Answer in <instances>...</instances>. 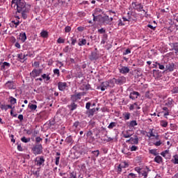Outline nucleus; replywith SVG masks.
I'll use <instances>...</instances> for the list:
<instances>
[{
    "instance_id": "f257e3e1",
    "label": "nucleus",
    "mask_w": 178,
    "mask_h": 178,
    "mask_svg": "<svg viewBox=\"0 0 178 178\" xmlns=\"http://www.w3.org/2000/svg\"><path fill=\"white\" fill-rule=\"evenodd\" d=\"M12 5L17 6L18 13H22V17L24 19H27V15L30 11V6L26 3L24 0H12Z\"/></svg>"
},
{
    "instance_id": "f03ea898",
    "label": "nucleus",
    "mask_w": 178,
    "mask_h": 178,
    "mask_svg": "<svg viewBox=\"0 0 178 178\" xmlns=\"http://www.w3.org/2000/svg\"><path fill=\"white\" fill-rule=\"evenodd\" d=\"M88 58L91 62L98 60L99 59V54L97 53V51H92L90 55L88 56Z\"/></svg>"
},
{
    "instance_id": "7ed1b4c3",
    "label": "nucleus",
    "mask_w": 178,
    "mask_h": 178,
    "mask_svg": "<svg viewBox=\"0 0 178 178\" xmlns=\"http://www.w3.org/2000/svg\"><path fill=\"white\" fill-rule=\"evenodd\" d=\"M32 151L35 155H38L42 152V146L41 145H36L32 148Z\"/></svg>"
},
{
    "instance_id": "20e7f679",
    "label": "nucleus",
    "mask_w": 178,
    "mask_h": 178,
    "mask_svg": "<svg viewBox=\"0 0 178 178\" xmlns=\"http://www.w3.org/2000/svg\"><path fill=\"white\" fill-rule=\"evenodd\" d=\"M99 20V23H101V24H104L105 26H106V24H109L108 20H109V16L106 15L104 14V16L100 17Z\"/></svg>"
},
{
    "instance_id": "39448f33",
    "label": "nucleus",
    "mask_w": 178,
    "mask_h": 178,
    "mask_svg": "<svg viewBox=\"0 0 178 178\" xmlns=\"http://www.w3.org/2000/svg\"><path fill=\"white\" fill-rule=\"evenodd\" d=\"M5 88H8V90H16V85L13 81H8L4 85Z\"/></svg>"
},
{
    "instance_id": "423d86ee",
    "label": "nucleus",
    "mask_w": 178,
    "mask_h": 178,
    "mask_svg": "<svg viewBox=\"0 0 178 178\" xmlns=\"http://www.w3.org/2000/svg\"><path fill=\"white\" fill-rule=\"evenodd\" d=\"M93 132L91 130H89L86 134V137L89 139L90 143H94L95 140H97V138L94 137Z\"/></svg>"
},
{
    "instance_id": "0eeeda50",
    "label": "nucleus",
    "mask_w": 178,
    "mask_h": 178,
    "mask_svg": "<svg viewBox=\"0 0 178 178\" xmlns=\"http://www.w3.org/2000/svg\"><path fill=\"white\" fill-rule=\"evenodd\" d=\"M115 84L122 86V84H124V83H126V77L120 76L118 79L115 78Z\"/></svg>"
},
{
    "instance_id": "6e6552de",
    "label": "nucleus",
    "mask_w": 178,
    "mask_h": 178,
    "mask_svg": "<svg viewBox=\"0 0 178 178\" xmlns=\"http://www.w3.org/2000/svg\"><path fill=\"white\" fill-rule=\"evenodd\" d=\"M92 156H91V160L94 161V162H95V161H97V158H98V156H99V150H95V151H92L91 152Z\"/></svg>"
},
{
    "instance_id": "1a4fd4ad",
    "label": "nucleus",
    "mask_w": 178,
    "mask_h": 178,
    "mask_svg": "<svg viewBox=\"0 0 178 178\" xmlns=\"http://www.w3.org/2000/svg\"><path fill=\"white\" fill-rule=\"evenodd\" d=\"M108 87H109V83L107 81H104L103 83H101L100 86H99L97 88L98 90H101V91H105V90H106V88H108Z\"/></svg>"
},
{
    "instance_id": "9d476101",
    "label": "nucleus",
    "mask_w": 178,
    "mask_h": 178,
    "mask_svg": "<svg viewBox=\"0 0 178 178\" xmlns=\"http://www.w3.org/2000/svg\"><path fill=\"white\" fill-rule=\"evenodd\" d=\"M163 73H165V70L162 72L159 70H153V76H156V79H161Z\"/></svg>"
},
{
    "instance_id": "9b49d317",
    "label": "nucleus",
    "mask_w": 178,
    "mask_h": 178,
    "mask_svg": "<svg viewBox=\"0 0 178 178\" xmlns=\"http://www.w3.org/2000/svg\"><path fill=\"white\" fill-rule=\"evenodd\" d=\"M78 99H81V97H80L79 92H76L75 91V94L71 95V101L72 102H77Z\"/></svg>"
},
{
    "instance_id": "f8f14e48",
    "label": "nucleus",
    "mask_w": 178,
    "mask_h": 178,
    "mask_svg": "<svg viewBox=\"0 0 178 178\" xmlns=\"http://www.w3.org/2000/svg\"><path fill=\"white\" fill-rule=\"evenodd\" d=\"M58 87L60 91H65V90H66V87H67V83L65 82H58Z\"/></svg>"
},
{
    "instance_id": "ddd939ff",
    "label": "nucleus",
    "mask_w": 178,
    "mask_h": 178,
    "mask_svg": "<svg viewBox=\"0 0 178 178\" xmlns=\"http://www.w3.org/2000/svg\"><path fill=\"white\" fill-rule=\"evenodd\" d=\"M140 95V92L136 91H133L132 92L130 93L129 98L130 99H132L133 101H134V99H136V98H138Z\"/></svg>"
},
{
    "instance_id": "4468645a",
    "label": "nucleus",
    "mask_w": 178,
    "mask_h": 178,
    "mask_svg": "<svg viewBox=\"0 0 178 178\" xmlns=\"http://www.w3.org/2000/svg\"><path fill=\"white\" fill-rule=\"evenodd\" d=\"M168 70L169 72H173L175 70V63H168L165 65V72H167Z\"/></svg>"
},
{
    "instance_id": "2eb2a0df",
    "label": "nucleus",
    "mask_w": 178,
    "mask_h": 178,
    "mask_svg": "<svg viewBox=\"0 0 178 178\" xmlns=\"http://www.w3.org/2000/svg\"><path fill=\"white\" fill-rule=\"evenodd\" d=\"M134 138H133V137L130 138V140H131L130 144L138 145V136L134 135Z\"/></svg>"
},
{
    "instance_id": "dca6fc26",
    "label": "nucleus",
    "mask_w": 178,
    "mask_h": 178,
    "mask_svg": "<svg viewBox=\"0 0 178 178\" xmlns=\"http://www.w3.org/2000/svg\"><path fill=\"white\" fill-rule=\"evenodd\" d=\"M77 152L80 155H86L87 154V149H86V147L84 146H79L78 147Z\"/></svg>"
},
{
    "instance_id": "f3484780",
    "label": "nucleus",
    "mask_w": 178,
    "mask_h": 178,
    "mask_svg": "<svg viewBox=\"0 0 178 178\" xmlns=\"http://www.w3.org/2000/svg\"><path fill=\"white\" fill-rule=\"evenodd\" d=\"M130 72V68L129 67L122 66V68L120 69V73L122 74H127V73Z\"/></svg>"
},
{
    "instance_id": "a211bd4d",
    "label": "nucleus",
    "mask_w": 178,
    "mask_h": 178,
    "mask_svg": "<svg viewBox=\"0 0 178 178\" xmlns=\"http://www.w3.org/2000/svg\"><path fill=\"white\" fill-rule=\"evenodd\" d=\"M41 73L40 70H33L31 73V76H32L33 79H35L38 76H40V74Z\"/></svg>"
},
{
    "instance_id": "6ab92c4d",
    "label": "nucleus",
    "mask_w": 178,
    "mask_h": 178,
    "mask_svg": "<svg viewBox=\"0 0 178 178\" xmlns=\"http://www.w3.org/2000/svg\"><path fill=\"white\" fill-rule=\"evenodd\" d=\"M46 126L47 129H53L54 126H55V120H49L46 122Z\"/></svg>"
},
{
    "instance_id": "aec40b11",
    "label": "nucleus",
    "mask_w": 178,
    "mask_h": 178,
    "mask_svg": "<svg viewBox=\"0 0 178 178\" xmlns=\"http://www.w3.org/2000/svg\"><path fill=\"white\" fill-rule=\"evenodd\" d=\"M92 133H94L96 140H98V138H99V133H101L99 129H98V128H94Z\"/></svg>"
},
{
    "instance_id": "412c9836",
    "label": "nucleus",
    "mask_w": 178,
    "mask_h": 178,
    "mask_svg": "<svg viewBox=\"0 0 178 178\" xmlns=\"http://www.w3.org/2000/svg\"><path fill=\"white\" fill-rule=\"evenodd\" d=\"M94 113H95V108L86 111V115H88V118L92 116Z\"/></svg>"
},
{
    "instance_id": "4be33fe9",
    "label": "nucleus",
    "mask_w": 178,
    "mask_h": 178,
    "mask_svg": "<svg viewBox=\"0 0 178 178\" xmlns=\"http://www.w3.org/2000/svg\"><path fill=\"white\" fill-rule=\"evenodd\" d=\"M170 45L172 47V50L174 49V51H175V54H178V43L177 42L171 43Z\"/></svg>"
},
{
    "instance_id": "5701e85b",
    "label": "nucleus",
    "mask_w": 178,
    "mask_h": 178,
    "mask_svg": "<svg viewBox=\"0 0 178 178\" xmlns=\"http://www.w3.org/2000/svg\"><path fill=\"white\" fill-rule=\"evenodd\" d=\"M19 40H21L22 42H24L27 40L26 33H22L19 34Z\"/></svg>"
},
{
    "instance_id": "b1692460",
    "label": "nucleus",
    "mask_w": 178,
    "mask_h": 178,
    "mask_svg": "<svg viewBox=\"0 0 178 178\" xmlns=\"http://www.w3.org/2000/svg\"><path fill=\"white\" fill-rule=\"evenodd\" d=\"M144 9V6H143V4L141 3H138V6L136 8V10H138V12H145Z\"/></svg>"
},
{
    "instance_id": "393cba45",
    "label": "nucleus",
    "mask_w": 178,
    "mask_h": 178,
    "mask_svg": "<svg viewBox=\"0 0 178 178\" xmlns=\"http://www.w3.org/2000/svg\"><path fill=\"white\" fill-rule=\"evenodd\" d=\"M107 83H108V87L110 88H113L115 87V78H113L112 79H110L109 81H107Z\"/></svg>"
},
{
    "instance_id": "a878e982",
    "label": "nucleus",
    "mask_w": 178,
    "mask_h": 178,
    "mask_svg": "<svg viewBox=\"0 0 178 178\" xmlns=\"http://www.w3.org/2000/svg\"><path fill=\"white\" fill-rule=\"evenodd\" d=\"M92 17H93V22H99V19L102 17V15H95L92 13Z\"/></svg>"
},
{
    "instance_id": "bb28decb",
    "label": "nucleus",
    "mask_w": 178,
    "mask_h": 178,
    "mask_svg": "<svg viewBox=\"0 0 178 178\" xmlns=\"http://www.w3.org/2000/svg\"><path fill=\"white\" fill-rule=\"evenodd\" d=\"M75 102H72L71 103V104L69 106V108L70 109L71 111H74V109L77 108V104H76V103H74Z\"/></svg>"
},
{
    "instance_id": "cd10ccee",
    "label": "nucleus",
    "mask_w": 178,
    "mask_h": 178,
    "mask_svg": "<svg viewBox=\"0 0 178 178\" xmlns=\"http://www.w3.org/2000/svg\"><path fill=\"white\" fill-rule=\"evenodd\" d=\"M74 142V140H73L72 136H67L65 139V143H67V144H72Z\"/></svg>"
},
{
    "instance_id": "c85d7f7f",
    "label": "nucleus",
    "mask_w": 178,
    "mask_h": 178,
    "mask_svg": "<svg viewBox=\"0 0 178 178\" xmlns=\"http://www.w3.org/2000/svg\"><path fill=\"white\" fill-rule=\"evenodd\" d=\"M138 124L137 123L136 120H132L128 124V127H134L137 126Z\"/></svg>"
},
{
    "instance_id": "c756f323",
    "label": "nucleus",
    "mask_w": 178,
    "mask_h": 178,
    "mask_svg": "<svg viewBox=\"0 0 178 178\" xmlns=\"http://www.w3.org/2000/svg\"><path fill=\"white\" fill-rule=\"evenodd\" d=\"M60 159V153L56 152V165L58 166L59 165V160Z\"/></svg>"
},
{
    "instance_id": "7c9ffc66",
    "label": "nucleus",
    "mask_w": 178,
    "mask_h": 178,
    "mask_svg": "<svg viewBox=\"0 0 178 178\" xmlns=\"http://www.w3.org/2000/svg\"><path fill=\"white\" fill-rule=\"evenodd\" d=\"M154 162H156V163H161L162 162V157L161 156H156L154 158Z\"/></svg>"
},
{
    "instance_id": "2f4dec72",
    "label": "nucleus",
    "mask_w": 178,
    "mask_h": 178,
    "mask_svg": "<svg viewBox=\"0 0 178 178\" xmlns=\"http://www.w3.org/2000/svg\"><path fill=\"white\" fill-rule=\"evenodd\" d=\"M130 113H124L123 117L124 120H129V119H130Z\"/></svg>"
},
{
    "instance_id": "473e14b6",
    "label": "nucleus",
    "mask_w": 178,
    "mask_h": 178,
    "mask_svg": "<svg viewBox=\"0 0 178 178\" xmlns=\"http://www.w3.org/2000/svg\"><path fill=\"white\" fill-rule=\"evenodd\" d=\"M28 108L31 111H35V109H37V105L29 104Z\"/></svg>"
},
{
    "instance_id": "72a5a7b5",
    "label": "nucleus",
    "mask_w": 178,
    "mask_h": 178,
    "mask_svg": "<svg viewBox=\"0 0 178 178\" xmlns=\"http://www.w3.org/2000/svg\"><path fill=\"white\" fill-rule=\"evenodd\" d=\"M154 129H150L149 131V135H147V137H149V138H150V137H155V134H154Z\"/></svg>"
},
{
    "instance_id": "f704fd0d",
    "label": "nucleus",
    "mask_w": 178,
    "mask_h": 178,
    "mask_svg": "<svg viewBox=\"0 0 178 178\" xmlns=\"http://www.w3.org/2000/svg\"><path fill=\"white\" fill-rule=\"evenodd\" d=\"M86 44H87V40L86 39H82L81 41H79L78 45H79V47H81L83 45H86Z\"/></svg>"
},
{
    "instance_id": "c9c22d12",
    "label": "nucleus",
    "mask_w": 178,
    "mask_h": 178,
    "mask_svg": "<svg viewBox=\"0 0 178 178\" xmlns=\"http://www.w3.org/2000/svg\"><path fill=\"white\" fill-rule=\"evenodd\" d=\"M44 158L40 157L38 160H37V163L39 166H41L42 163H44Z\"/></svg>"
},
{
    "instance_id": "e433bc0d",
    "label": "nucleus",
    "mask_w": 178,
    "mask_h": 178,
    "mask_svg": "<svg viewBox=\"0 0 178 178\" xmlns=\"http://www.w3.org/2000/svg\"><path fill=\"white\" fill-rule=\"evenodd\" d=\"M120 165H121L122 169H124L126 168H129V164L126 161L122 162Z\"/></svg>"
},
{
    "instance_id": "4c0bfd02",
    "label": "nucleus",
    "mask_w": 178,
    "mask_h": 178,
    "mask_svg": "<svg viewBox=\"0 0 178 178\" xmlns=\"http://www.w3.org/2000/svg\"><path fill=\"white\" fill-rule=\"evenodd\" d=\"M149 154H152V155H154V156H156L158 155V153L156 152V149H153L149 150Z\"/></svg>"
},
{
    "instance_id": "58836bf2",
    "label": "nucleus",
    "mask_w": 178,
    "mask_h": 178,
    "mask_svg": "<svg viewBox=\"0 0 178 178\" xmlns=\"http://www.w3.org/2000/svg\"><path fill=\"white\" fill-rule=\"evenodd\" d=\"M116 122H111L109 125L108 126V129H112L113 127H116Z\"/></svg>"
},
{
    "instance_id": "ea45409f",
    "label": "nucleus",
    "mask_w": 178,
    "mask_h": 178,
    "mask_svg": "<svg viewBox=\"0 0 178 178\" xmlns=\"http://www.w3.org/2000/svg\"><path fill=\"white\" fill-rule=\"evenodd\" d=\"M156 64L159 66V69H160V70H165V65H162L158 62H156Z\"/></svg>"
},
{
    "instance_id": "a19ab883",
    "label": "nucleus",
    "mask_w": 178,
    "mask_h": 178,
    "mask_svg": "<svg viewBox=\"0 0 178 178\" xmlns=\"http://www.w3.org/2000/svg\"><path fill=\"white\" fill-rule=\"evenodd\" d=\"M160 124L162 126V127H168V122L165 120H161Z\"/></svg>"
},
{
    "instance_id": "79ce46f5",
    "label": "nucleus",
    "mask_w": 178,
    "mask_h": 178,
    "mask_svg": "<svg viewBox=\"0 0 178 178\" xmlns=\"http://www.w3.org/2000/svg\"><path fill=\"white\" fill-rule=\"evenodd\" d=\"M10 102L12 105H15V104H16L17 102V100H16V98L13 97H10Z\"/></svg>"
},
{
    "instance_id": "37998d69",
    "label": "nucleus",
    "mask_w": 178,
    "mask_h": 178,
    "mask_svg": "<svg viewBox=\"0 0 178 178\" xmlns=\"http://www.w3.org/2000/svg\"><path fill=\"white\" fill-rule=\"evenodd\" d=\"M70 51H72V48L69 47V46H66L63 49V52H65V54H67V52H70Z\"/></svg>"
},
{
    "instance_id": "c03bdc74",
    "label": "nucleus",
    "mask_w": 178,
    "mask_h": 178,
    "mask_svg": "<svg viewBox=\"0 0 178 178\" xmlns=\"http://www.w3.org/2000/svg\"><path fill=\"white\" fill-rule=\"evenodd\" d=\"M102 13V10L100 8H96L95 12L93 13L94 15H99V13Z\"/></svg>"
},
{
    "instance_id": "a18cd8bd",
    "label": "nucleus",
    "mask_w": 178,
    "mask_h": 178,
    "mask_svg": "<svg viewBox=\"0 0 178 178\" xmlns=\"http://www.w3.org/2000/svg\"><path fill=\"white\" fill-rule=\"evenodd\" d=\"M174 159H172L171 160V162H172V163H174L175 165H178V157L174 156Z\"/></svg>"
},
{
    "instance_id": "49530a36",
    "label": "nucleus",
    "mask_w": 178,
    "mask_h": 178,
    "mask_svg": "<svg viewBox=\"0 0 178 178\" xmlns=\"http://www.w3.org/2000/svg\"><path fill=\"white\" fill-rule=\"evenodd\" d=\"M131 134H129V131H127V133L123 135L124 138H130Z\"/></svg>"
},
{
    "instance_id": "de8ad7c7",
    "label": "nucleus",
    "mask_w": 178,
    "mask_h": 178,
    "mask_svg": "<svg viewBox=\"0 0 178 178\" xmlns=\"http://www.w3.org/2000/svg\"><path fill=\"white\" fill-rule=\"evenodd\" d=\"M21 141H22V143H29L30 138H26L24 136L21 138Z\"/></svg>"
},
{
    "instance_id": "09e8293b",
    "label": "nucleus",
    "mask_w": 178,
    "mask_h": 178,
    "mask_svg": "<svg viewBox=\"0 0 178 178\" xmlns=\"http://www.w3.org/2000/svg\"><path fill=\"white\" fill-rule=\"evenodd\" d=\"M141 173H142V176H143L144 178L148 177V172H147L146 170H144V171L142 170Z\"/></svg>"
},
{
    "instance_id": "8fccbe9b",
    "label": "nucleus",
    "mask_w": 178,
    "mask_h": 178,
    "mask_svg": "<svg viewBox=\"0 0 178 178\" xmlns=\"http://www.w3.org/2000/svg\"><path fill=\"white\" fill-rule=\"evenodd\" d=\"M54 74H57L58 77L60 76V72H59V69H54Z\"/></svg>"
},
{
    "instance_id": "3c124183",
    "label": "nucleus",
    "mask_w": 178,
    "mask_h": 178,
    "mask_svg": "<svg viewBox=\"0 0 178 178\" xmlns=\"http://www.w3.org/2000/svg\"><path fill=\"white\" fill-rule=\"evenodd\" d=\"M130 149H131V152H133V151H137V149H138V147H137L136 145H133L130 147Z\"/></svg>"
},
{
    "instance_id": "603ef678",
    "label": "nucleus",
    "mask_w": 178,
    "mask_h": 178,
    "mask_svg": "<svg viewBox=\"0 0 178 178\" xmlns=\"http://www.w3.org/2000/svg\"><path fill=\"white\" fill-rule=\"evenodd\" d=\"M65 33H70L72 31V27L67 26L65 28Z\"/></svg>"
},
{
    "instance_id": "864d4df0",
    "label": "nucleus",
    "mask_w": 178,
    "mask_h": 178,
    "mask_svg": "<svg viewBox=\"0 0 178 178\" xmlns=\"http://www.w3.org/2000/svg\"><path fill=\"white\" fill-rule=\"evenodd\" d=\"M131 6H132L133 9H134L136 10V9H137V7L138 6L137 4V2H132L131 3Z\"/></svg>"
},
{
    "instance_id": "5fc2aeb1",
    "label": "nucleus",
    "mask_w": 178,
    "mask_h": 178,
    "mask_svg": "<svg viewBox=\"0 0 178 178\" xmlns=\"http://www.w3.org/2000/svg\"><path fill=\"white\" fill-rule=\"evenodd\" d=\"M0 108L2 110H6V111H8V106L7 105H5V104H0Z\"/></svg>"
},
{
    "instance_id": "6e6d98bb",
    "label": "nucleus",
    "mask_w": 178,
    "mask_h": 178,
    "mask_svg": "<svg viewBox=\"0 0 178 178\" xmlns=\"http://www.w3.org/2000/svg\"><path fill=\"white\" fill-rule=\"evenodd\" d=\"M12 23L15 25V27L16 29L20 24V21H12Z\"/></svg>"
},
{
    "instance_id": "4d7b16f0",
    "label": "nucleus",
    "mask_w": 178,
    "mask_h": 178,
    "mask_svg": "<svg viewBox=\"0 0 178 178\" xmlns=\"http://www.w3.org/2000/svg\"><path fill=\"white\" fill-rule=\"evenodd\" d=\"M169 154V150H165L161 153V155L163 157L166 156V154Z\"/></svg>"
},
{
    "instance_id": "13d9d810",
    "label": "nucleus",
    "mask_w": 178,
    "mask_h": 178,
    "mask_svg": "<svg viewBox=\"0 0 178 178\" xmlns=\"http://www.w3.org/2000/svg\"><path fill=\"white\" fill-rule=\"evenodd\" d=\"M122 154H124L125 155H131L130 152L126 151V149H124V148H123L122 149Z\"/></svg>"
},
{
    "instance_id": "bf43d9fd",
    "label": "nucleus",
    "mask_w": 178,
    "mask_h": 178,
    "mask_svg": "<svg viewBox=\"0 0 178 178\" xmlns=\"http://www.w3.org/2000/svg\"><path fill=\"white\" fill-rule=\"evenodd\" d=\"M70 176L71 178H77V177L76 176V172L74 171L70 172Z\"/></svg>"
},
{
    "instance_id": "052dcab7",
    "label": "nucleus",
    "mask_w": 178,
    "mask_h": 178,
    "mask_svg": "<svg viewBox=\"0 0 178 178\" xmlns=\"http://www.w3.org/2000/svg\"><path fill=\"white\" fill-rule=\"evenodd\" d=\"M83 72H79L76 73V77H78L79 79H81V77H83Z\"/></svg>"
},
{
    "instance_id": "680f3d73",
    "label": "nucleus",
    "mask_w": 178,
    "mask_h": 178,
    "mask_svg": "<svg viewBox=\"0 0 178 178\" xmlns=\"http://www.w3.org/2000/svg\"><path fill=\"white\" fill-rule=\"evenodd\" d=\"M52 140V138H45V143L46 144H51V141Z\"/></svg>"
},
{
    "instance_id": "e2e57ef3",
    "label": "nucleus",
    "mask_w": 178,
    "mask_h": 178,
    "mask_svg": "<svg viewBox=\"0 0 178 178\" xmlns=\"http://www.w3.org/2000/svg\"><path fill=\"white\" fill-rule=\"evenodd\" d=\"M129 54H131V50H130V49H127L123 53V55H129Z\"/></svg>"
},
{
    "instance_id": "0e129e2a",
    "label": "nucleus",
    "mask_w": 178,
    "mask_h": 178,
    "mask_svg": "<svg viewBox=\"0 0 178 178\" xmlns=\"http://www.w3.org/2000/svg\"><path fill=\"white\" fill-rule=\"evenodd\" d=\"M71 41H72L71 42L72 45H74L77 42V40L74 38H72Z\"/></svg>"
},
{
    "instance_id": "69168bd1",
    "label": "nucleus",
    "mask_w": 178,
    "mask_h": 178,
    "mask_svg": "<svg viewBox=\"0 0 178 178\" xmlns=\"http://www.w3.org/2000/svg\"><path fill=\"white\" fill-rule=\"evenodd\" d=\"M17 58H19V59L24 60V56H23V54H17Z\"/></svg>"
},
{
    "instance_id": "338daca9",
    "label": "nucleus",
    "mask_w": 178,
    "mask_h": 178,
    "mask_svg": "<svg viewBox=\"0 0 178 178\" xmlns=\"http://www.w3.org/2000/svg\"><path fill=\"white\" fill-rule=\"evenodd\" d=\"M136 175H135L134 173L131 172V173H129V174L128 175V178H136Z\"/></svg>"
},
{
    "instance_id": "774afa93",
    "label": "nucleus",
    "mask_w": 178,
    "mask_h": 178,
    "mask_svg": "<svg viewBox=\"0 0 178 178\" xmlns=\"http://www.w3.org/2000/svg\"><path fill=\"white\" fill-rule=\"evenodd\" d=\"M91 106V103L90 102H88L86 103V108L88 111H90V108Z\"/></svg>"
}]
</instances>
